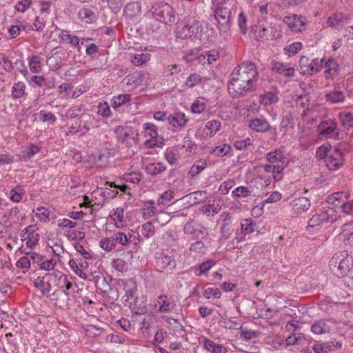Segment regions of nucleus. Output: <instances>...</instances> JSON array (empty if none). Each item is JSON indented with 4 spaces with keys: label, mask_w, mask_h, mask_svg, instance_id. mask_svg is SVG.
Listing matches in <instances>:
<instances>
[{
    "label": "nucleus",
    "mask_w": 353,
    "mask_h": 353,
    "mask_svg": "<svg viewBox=\"0 0 353 353\" xmlns=\"http://www.w3.org/2000/svg\"><path fill=\"white\" fill-rule=\"evenodd\" d=\"M259 73L252 62H243L236 67L230 75L228 85L229 94L233 98L245 96L254 90Z\"/></svg>",
    "instance_id": "1"
},
{
    "label": "nucleus",
    "mask_w": 353,
    "mask_h": 353,
    "mask_svg": "<svg viewBox=\"0 0 353 353\" xmlns=\"http://www.w3.org/2000/svg\"><path fill=\"white\" fill-rule=\"evenodd\" d=\"M329 267L334 276L344 277L353 268V257L347 252H339L331 258Z\"/></svg>",
    "instance_id": "2"
},
{
    "label": "nucleus",
    "mask_w": 353,
    "mask_h": 353,
    "mask_svg": "<svg viewBox=\"0 0 353 353\" xmlns=\"http://www.w3.org/2000/svg\"><path fill=\"white\" fill-rule=\"evenodd\" d=\"M148 15L159 22L166 25L172 23L175 20V13L173 8L164 2L153 3L148 11Z\"/></svg>",
    "instance_id": "3"
},
{
    "label": "nucleus",
    "mask_w": 353,
    "mask_h": 353,
    "mask_svg": "<svg viewBox=\"0 0 353 353\" xmlns=\"http://www.w3.org/2000/svg\"><path fill=\"white\" fill-rule=\"evenodd\" d=\"M94 282L98 290L101 292L104 301L112 304L119 297L118 289L113 288L101 273H97L94 276Z\"/></svg>",
    "instance_id": "4"
},
{
    "label": "nucleus",
    "mask_w": 353,
    "mask_h": 353,
    "mask_svg": "<svg viewBox=\"0 0 353 353\" xmlns=\"http://www.w3.org/2000/svg\"><path fill=\"white\" fill-rule=\"evenodd\" d=\"M337 219L336 211L331 208L318 210L308 221V226L314 228L323 223H333Z\"/></svg>",
    "instance_id": "5"
},
{
    "label": "nucleus",
    "mask_w": 353,
    "mask_h": 353,
    "mask_svg": "<svg viewBox=\"0 0 353 353\" xmlns=\"http://www.w3.org/2000/svg\"><path fill=\"white\" fill-rule=\"evenodd\" d=\"M201 30V26L199 21H181L178 23L175 33L176 35L183 39L190 38L196 34Z\"/></svg>",
    "instance_id": "6"
},
{
    "label": "nucleus",
    "mask_w": 353,
    "mask_h": 353,
    "mask_svg": "<svg viewBox=\"0 0 353 353\" xmlns=\"http://www.w3.org/2000/svg\"><path fill=\"white\" fill-rule=\"evenodd\" d=\"M344 162L343 151L338 148H334L331 150L324 164L330 171H336L343 165Z\"/></svg>",
    "instance_id": "7"
},
{
    "label": "nucleus",
    "mask_w": 353,
    "mask_h": 353,
    "mask_svg": "<svg viewBox=\"0 0 353 353\" xmlns=\"http://www.w3.org/2000/svg\"><path fill=\"white\" fill-rule=\"evenodd\" d=\"M319 134L325 137H336L339 136L340 130L337 127L336 119H325L320 122L317 126Z\"/></svg>",
    "instance_id": "8"
},
{
    "label": "nucleus",
    "mask_w": 353,
    "mask_h": 353,
    "mask_svg": "<svg viewBox=\"0 0 353 353\" xmlns=\"http://www.w3.org/2000/svg\"><path fill=\"white\" fill-rule=\"evenodd\" d=\"M301 73L303 74H312L321 70L322 65L318 59L310 60L307 57L302 56L299 60Z\"/></svg>",
    "instance_id": "9"
},
{
    "label": "nucleus",
    "mask_w": 353,
    "mask_h": 353,
    "mask_svg": "<svg viewBox=\"0 0 353 353\" xmlns=\"http://www.w3.org/2000/svg\"><path fill=\"white\" fill-rule=\"evenodd\" d=\"M214 16L220 28H222L225 32L228 31L229 30L230 19V8L223 6H219L214 11Z\"/></svg>",
    "instance_id": "10"
},
{
    "label": "nucleus",
    "mask_w": 353,
    "mask_h": 353,
    "mask_svg": "<svg viewBox=\"0 0 353 353\" xmlns=\"http://www.w3.org/2000/svg\"><path fill=\"white\" fill-rule=\"evenodd\" d=\"M144 74L141 72H134L126 76L121 81L122 87L128 91L133 90L141 84Z\"/></svg>",
    "instance_id": "11"
},
{
    "label": "nucleus",
    "mask_w": 353,
    "mask_h": 353,
    "mask_svg": "<svg viewBox=\"0 0 353 353\" xmlns=\"http://www.w3.org/2000/svg\"><path fill=\"white\" fill-rule=\"evenodd\" d=\"M173 299V295H159L155 303V307H159L157 311L159 312H169L172 311L174 307L176 305Z\"/></svg>",
    "instance_id": "12"
},
{
    "label": "nucleus",
    "mask_w": 353,
    "mask_h": 353,
    "mask_svg": "<svg viewBox=\"0 0 353 353\" xmlns=\"http://www.w3.org/2000/svg\"><path fill=\"white\" fill-rule=\"evenodd\" d=\"M305 18L302 16L292 15L287 16L283 19V22L295 32H301L305 28Z\"/></svg>",
    "instance_id": "13"
},
{
    "label": "nucleus",
    "mask_w": 353,
    "mask_h": 353,
    "mask_svg": "<svg viewBox=\"0 0 353 353\" xmlns=\"http://www.w3.org/2000/svg\"><path fill=\"white\" fill-rule=\"evenodd\" d=\"M117 285L125 291L127 297L126 301L132 298L137 292V283L134 279H119Z\"/></svg>",
    "instance_id": "14"
},
{
    "label": "nucleus",
    "mask_w": 353,
    "mask_h": 353,
    "mask_svg": "<svg viewBox=\"0 0 353 353\" xmlns=\"http://www.w3.org/2000/svg\"><path fill=\"white\" fill-rule=\"evenodd\" d=\"M176 261L170 256L164 253H158L156 257V265L159 269L169 268L170 270L176 267Z\"/></svg>",
    "instance_id": "15"
},
{
    "label": "nucleus",
    "mask_w": 353,
    "mask_h": 353,
    "mask_svg": "<svg viewBox=\"0 0 353 353\" xmlns=\"http://www.w3.org/2000/svg\"><path fill=\"white\" fill-rule=\"evenodd\" d=\"M272 70L285 77H292L294 76V69L283 64L281 62L274 61L272 63Z\"/></svg>",
    "instance_id": "16"
},
{
    "label": "nucleus",
    "mask_w": 353,
    "mask_h": 353,
    "mask_svg": "<svg viewBox=\"0 0 353 353\" xmlns=\"http://www.w3.org/2000/svg\"><path fill=\"white\" fill-rule=\"evenodd\" d=\"M346 19L343 13H336L328 18L327 23L329 26L339 30L345 26Z\"/></svg>",
    "instance_id": "17"
},
{
    "label": "nucleus",
    "mask_w": 353,
    "mask_h": 353,
    "mask_svg": "<svg viewBox=\"0 0 353 353\" xmlns=\"http://www.w3.org/2000/svg\"><path fill=\"white\" fill-rule=\"evenodd\" d=\"M327 69L324 72L326 79H333L339 74V65L334 59H328L325 63Z\"/></svg>",
    "instance_id": "18"
},
{
    "label": "nucleus",
    "mask_w": 353,
    "mask_h": 353,
    "mask_svg": "<svg viewBox=\"0 0 353 353\" xmlns=\"http://www.w3.org/2000/svg\"><path fill=\"white\" fill-rule=\"evenodd\" d=\"M310 201L306 197H299L293 201L292 209L295 213H302L310 207Z\"/></svg>",
    "instance_id": "19"
},
{
    "label": "nucleus",
    "mask_w": 353,
    "mask_h": 353,
    "mask_svg": "<svg viewBox=\"0 0 353 353\" xmlns=\"http://www.w3.org/2000/svg\"><path fill=\"white\" fill-rule=\"evenodd\" d=\"M169 123L173 127H183L186 125L188 119L183 112H176L168 117Z\"/></svg>",
    "instance_id": "20"
},
{
    "label": "nucleus",
    "mask_w": 353,
    "mask_h": 353,
    "mask_svg": "<svg viewBox=\"0 0 353 353\" xmlns=\"http://www.w3.org/2000/svg\"><path fill=\"white\" fill-rule=\"evenodd\" d=\"M79 18L85 23H91L97 19V14L92 9L88 8H83L79 10Z\"/></svg>",
    "instance_id": "21"
},
{
    "label": "nucleus",
    "mask_w": 353,
    "mask_h": 353,
    "mask_svg": "<svg viewBox=\"0 0 353 353\" xmlns=\"http://www.w3.org/2000/svg\"><path fill=\"white\" fill-rule=\"evenodd\" d=\"M267 161L272 164L281 165L283 163L285 166V157L283 152L281 150H275L274 151L268 152L266 154Z\"/></svg>",
    "instance_id": "22"
},
{
    "label": "nucleus",
    "mask_w": 353,
    "mask_h": 353,
    "mask_svg": "<svg viewBox=\"0 0 353 353\" xmlns=\"http://www.w3.org/2000/svg\"><path fill=\"white\" fill-rule=\"evenodd\" d=\"M250 128L256 132H266L270 130L269 123L264 119H255L250 122Z\"/></svg>",
    "instance_id": "23"
},
{
    "label": "nucleus",
    "mask_w": 353,
    "mask_h": 353,
    "mask_svg": "<svg viewBox=\"0 0 353 353\" xmlns=\"http://www.w3.org/2000/svg\"><path fill=\"white\" fill-rule=\"evenodd\" d=\"M55 296V304L59 307H65L68 306L69 301V292H66L65 290H57L53 293Z\"/></svg>",
    "instance_id": "24"
},
{
    "label": "nucleus",
    "mask_w": 353,
    "mask_h": 353,
    "mask_svg": "<svg viewBox=\"0 0 353 353\" xmlns=\"http://www.w3.org/2000/svg\"><path fill=\"white\" fill-rule=\"evenodd\" d=\"M326 101H330L332 103H339L343 102L345 96L343 92L338 90H334L332 92H327L325 95Z\"/></svg>",
    "instance_id": "25"
},
{
    "label": "nucleus",
    "mask_w": 353,
    "mask_h": 353,
    "mask_svg": "<svg viewBox=\"0 0 353 353\" xmlns=\"http://www.w3.org/2000/svg\"><path fill=\"white\" fill-rule=\"evenodd\" d=\"M34 287L39 289L41 291L43 295H48L51 291V284L49 280L43 279V276L41 279L38 277L34 281Z\"/></svg>",
    "instance_id": "26"
},
{
    "label": "nucleus",
    "mask_w": 353,
    "mask_h": 353,
    "mask_svg": "<svg viewBox=\"0 0 353 353\" xmlns=\"http://www.w3.org/2000/svg\"><path fill=\"white\" fill-rule=\"evenodd\" d=\"M141 4L139 2L128 3L124 8V14L126 17L132 18L141 12Z\"/></svg>",
    "instance_id": "27"
},
{
    "label": "nucleus",
    "mask_w": 353,
    "mask_h": 353,
    "mask_svg": "<svg viewBox=\"0 0 353 353\" xmlns=\"http://www.w3.org/2000/svg\"><path fill=\"white\" fill-rule=\"evenodd\" d=\"M204 347L212 353H226L227 349L221 345L215 343L214 341L205 339L203 341Z\"/></svg>",
    "instance_id": "28"
},
{
    "label": "nucleus",
    "mask_w": 353,
    "mask_h": 353,
    "mask_svg": "<svg viewBox=\"0 0 353 353\" xmlns=\"http://www.w3.org/2000/svg\"><path fill=\"white\" fill-rule=\"evenodd\" d=\"M157 212V208L154 206V201L149 200L145 202L144 208H143V216L147 219L152 217Z\"/></svg>",
    "instance_id": "29"
},
{
    "label": "nucleus",
    "mask_w": 353,
    "mask_h": 353,
    "mask_svg": "<svg viewBox=\"0 0 353 353\" xmlns=\"http://www.w3.org/2000/svg\"><path fill=\"white\" fill-rule=\"evenodd\" d=\"M145 170L149 174L157 175L165 171V166L161 163H150L146 166Z\"/></svg>",
    "instance_id": "30"
},
{
    "label": "nucleus",
    "mask_w": 353,
    "mask_h": 353,
    "mask_svg": "<svg viewBox=\"0 0 353 353\" xmlns=\"http://www.w3.org/2000/svg\"><path fill=\"white\" fill-rule=\"evenodd\" d=\"M131 99V97L128 94H119L118 96L114 97L112 99V107L114 108H117L123 105L130 102Z\"/></svg>",
    "instance_id": "31"
},
{
    "label": "nucleus",
    "mask_w": 353,
    "mask_h": 353,
    "mask_svg": "<svg viewBox=\"0 0 353 353\" xmlns=\"http://www.w3.org/2000/svg\"><path fill=\"white\" fill-rule=\"evenodd\" d=\"M339 119L343 127L347 128L353 127V114L350 112H340L339 114Z\"/></svg>",
    "instance_id": "32"
},
{
    "label": "nucleus",
    "mask_w": 353,
    "mask_h": 353,
    "mask_svg": "<svg viewBox=\"0 0 353 353\" xmlns=\"http://www.w3.org/2000/svg\"><path fill=\"white\" fill-rule=\"evenodd\" d=\"M24 83L19 81L14 84L12 89V97L14 99L21 98L25 94Z\"/></svg>",
    "instance_id": "33"
},
{
    "label": "nucleus",
    "mask_w": 353,
    "mask_h": 353,
    "mask_svg": "<svg viewBox=\"0 0 353 353\" xmlns=\"http://www.w3.org/2000/svg\"><path fill=\"white\" fill-rule=\"evenodd\" d=\"M99 245L102 249L107 252H110L116 248L115 241L112 236L101 239Z\"/></svg>",
    "instance_id": "34"
},
{
    "label": "nucleus",
    "mask_w": 353,
    "mask_h": 353,
    "mask_svg": "<svg viewBox=\"0 0 353 353\" xmlns=\"http://www.w3.org/2000/svg\"><path fill=\"white\" fill-rule=\"evenodd\" d=\"M174 198V192L172 190L165 191L157 200V205L164 207Z\"/></svg>",
    "instance_id": "35"
},
{
    "label": "nucleus",
    "mask_w": 353,
    "mask_h": 353,
    "mask_svg": "<svg viewBox=\"0 0 353 353\" xmlns=\"http://www.w3.org/2000/svg\"><path fill=\"white\" fill-rule=\"evenodd\" d=\"M79 125V129L77 130H74V132H77L79 130H81L82 129H85L86 131H88L90 129V126L88 125V123L93 120L94 118L89 114H82L80 118Z\"/></svg>",
    "instance_id": "36"
},
{
    "label": "nucleus",
    "mask_w": 353,
    "mask_h": 353,
    "mask_svg": "<svg viewBox=\"0 0 353 353\" xmlns=\"http://www.w3.org/2000/svg\"><path fill=\"white\" fill-rule=\"evenodd\" d=\"M150 59V56L148 54L141 53L139 54H135L132 57L131 62L135 66H140L143 63H146Z\"/></svg>",
    "instance_id": "37"
},
{
    "label": "nucleus",
    "mask_w": 353,
    "mask_h": 353,
    "mask_svg": "<svg viewBox=\"0 0 353 353\" xmlns=\"http://www.w3.org/2000/svg\"><path fill=\"white\" fill-rule=\"evenodd\" d=\"M111 219L116 221L115 225L117 228L122 227L123 225V209L121 208H117L111 215Z\"/></svg>",
    "instance_id": "38"
},
{
    "label": "nucleus",
    "mask_w": 353,
    "mask_h": 353,
    "mask_svg": "<svg viewBox=\"0 0 353 353\" xmlns=\"http://www.w3.org/2000/svg\"><path fill=\"white\" fill-rule=\"evenodd\" d=\"M207 166V163L205 161H197L190 168L189 174L192 176H195L201 173Z\"/></svg>",
    "instance_id": "39"
},
{
    "label": "nucleus",
    "mask_w": 353,
    "mask_h": 353,
    "mask_svg": "<svg viewBox=\"0 0 353 353\" xmlns=\"http://www.w3.org/2000/svg\"><path fill=\"white\" fill-rule=\"evenodd\" d=\"M332 150L331 147H327L325 145H321L316 149V157L320 159L323 160L325 163L326 158L330 154V152Z\"/></svg>",
    "instance_id": "40"
},
{
    "label": "nucleus",
    "mask_w": 353,
    "mask_h": 353,
    "mask_svg": "<svg viewBox=\"0 0 353 353\" xmlns=\"http://www.w3.org/2000/svg\"><path fill=\"white\" fill-rule=\"evenodd\" d=\"M263 168L266 172L281 174L282 170L284 169V165L283 163H281V165H277L270 163L268 164L264 165Z\"/></svg>",
    "instance_id": "41"
},
{
    "label": "nucleus",
    "mask_w": 353,
    "mask_h": 353,
    "mask_svg": "<svg viewBox=\"0 0 353 353\" xmlns=\"http://www.w3.org/2000/svg\"><path fill=\"white\" fill-rule=\"evenodd\" d=\"M255 224L251 219H245L241 223L242 232L245 234H250L254 231Z\"/></svg>",
    "instance_id": "42"
},
{
    "label": "nucleus",
    "mask_w": 353,
    "mask_h": 353,
    "mask_svg": "<svg viewBox=\"0 0 353 353\" xmlns=\"http://www.w3.org/2000/svg\"><path fill=\"white\" fill-rule=\"evenodd\" d=\"M349 196H350V194L348 192H335V193L332 194L329 197L328 201H329V203L334 205V204H335V201H339V202H340V201H343V199H347Z\"/></svg>",
    "instance_id": "43"
},
{
    "label": "nucleus",
    "mask_w": 353,
    "mask_h": 353,
    "mask_svg": "<svg viewBox=\"0 0 353 353\" xmlns=\"http://www.w3.org/2000/svg\"><path fill=\"white\" fill-rule=\"evenodd\" d=\"M214 264V262L212 261H205L199 265V268L195 271V274L197 276H200L207 272Z\"/></svg>",
    "instance_id": "44"
},
{
    "label": "nucleus",
    "mask_w": 353,
    "mask_h": 353,
    "mask_svg": "<svg viewBox=\"0 0 353 353\" xmlns=\"http://www.w3.org/2000/svg\"><path fill=\"white\" fill-rule=\"evenodd\" d=\"M29 66L30 70L32 72L37 73L40 71L41 66V58L38 56H33L30 58L29 61Z\"/></svg>",
    "instance_id": "45"
},
{
    "label": "nucleus",
    "mask_w": 353,
    "mask_h": 353,
    "mask_svg": "<svg viewBox=\"0 0 353 353\" xmlns=\"http://www.w3.org/2000/svg\"><path fill=\"white\" fill-rule=\"evenodd\" d=\"M112 236L115 241L116 245H117V243H119L123 246L128 245V235H127V234H125L123 232H117L114 233Z\"/></svg>",
    "instance_id": "46"
},
{
    "label": "nucleus",
    "mask_w": 353,
    "mask_h": 353,
    "mask_svg": "<svg viewBox=\"0 0 353 353\" xmlns=\"http://www.w3.org/2000/svg\"><path fill=\"white\" fill-rule=\"evenodd\" d=\"M155 233V228L152 222H147L142 226V234L146 238L152 236Z\"/></svg>",
    "instance_id": "47"
},
{
    "label": "nucleus",
    "mask_w": 353,
    "mask_h": 353,
    "mask_svg": "<svg viewBox=\"0 0 353 353\" xmlns=\"http://www.w3.org/2000/svg\"><path fill=\"white\" fill-rule=\"evenodd\" d=\"M311 331L316 334H321L323 333H325L327 331V325L322 322L319 321L316 323H314L311 327Z\"/></svg>",
    "instance_id": "48"
},
{
    "label": "nucleus",
    "mask_w": 353,
    "mask_h": 353,
    "mask_svg": "<svg viewBox=\"0 0 353 353\" xmlns=\"http://www.w3.org/2000/svg\"><path fill=\"white\" fill-rule=\"evenodd\" d=\"M223 224L221 228V238L223 239H228L231 234V230L230 228V219L225 218L223 220Z\"/></svg>",
    "instance_id": "49"
},
{
    "label": "nucleus",
    "mask_w": 353,
    "mask_h": 353,
    "mask_svg": "<svg viewBox=\"0 0 353 353\" xmlns=\"http://www.w3.org/2000/svg\"><path fill=\"white\" fill-rule=\"evenodd\" d=\"M40 152V147L37 145L32 144L27 149L22 152L23 158H30L33 155Z\"/></svg>",
    "instance_id": "50"
},
{
    "label": "nucleus",
    "mask_w": 353,
    "mask_h": 353,
    "mask_svg": "<svg viewBox=\"0 0 353 353\" xmlns=\"http://www.w3.org/2000/svg\"><path fill=\"white\" fill-rule=\"evenodd\" d=\"M53 272L52 273L48 272L46 273V275L43 276V279H46V280H57L58 279L59 281V283L62 281V279L65 280V274H63L60 271L58 270H52Z\"/></svg>",
    "instance_id": "51"
},
{
    "label": "nucleus",
    "mask_w": 353,
    "mask_h": 353,
    "mask_svg": "<svg viewBox=\"0 0 353 353\" xmlns=\"http://www.w3.org/2000/svg\"><path fill=\"white\" fill-rule=\"evenodd\" d=\"M112 268L119 272H125L128 270V264L121 259V258H117L112 261Z\"/></svg>",
    "instance_id": "52"
},
{
    "label": "nucleus",
    "mask_w": 353,
    "mask_h": 353,
    "mask_svg": "<svg viewBox=\"0 0 353 353\" xmlns=\"http://www.w3.org/2000/svg\"><path fill=\"white\" fill-rule=\"evenodd\" d=\"M203 295L208 299L212 297L219 299L221 296V292L218 288H208L204 290Z\"/></svg>",
    "instance_id": "53"
},
{
    "label": "nucleus",
    "mask_w": 353,
    "mask_h": 353,
    "mask_svg": "<svg viewBox=\"0 0 353 353\" xmlns=\"http://www.w3.org/2000/svg\"><path fill=\"white\" fill-rule=\"evenodd\" d=\"M139 300L137 298L134 300V307L133 309L134 310V312L137 314H144L148 312V307L145 301H141L138 305Z\"/></svg>",
    "instance_id": "54"
},
{
    "label": "nucleus",
    "mask_w": 353,
    "mask_h": 353,
    "mask_svg": "<svg viewBox=\"0 0 353 353\" xmlns=\"http://www.w3.org/2000/svg\"><path fill=\"white\" fill-rule=\"evenodd\" d=\"M23 194V190L17 186L10 191V198L12 201L18 203L21 200Z\"/></svg>",
    "instance_id": "55"
},
{
    "label": "nucleus",
    "mask_w": 353,
    "mask_h": 353,
    "mask_svg": "<svg viewBox=\"0 0 353 353\" xmlns=\"http://www.w3.org/2000/svg\"><path fill=\"white\" fill-rule=\"evenodd\" d=\"M98 114L104 117H109L111 116V110L107 102L100 103L98 105Z\"/></svg>",
    "instance_id": "56"
},
{
    "label": "nucleus",
    "mask_w": 353,
    "mask_h": 353,
    "mask_svg": "<svg viewBox=\"0 0 353 353\" xmlns=\"http://www.w3.org/2000/svg\"><path fill=\"white\" fill-rule=\"evenodd\" d=\"M297 103L302 108L307 107L310 101L309 92H305L299 95L296 99Z\"/></svg>",
    "instance_id": "57"
},
{
    "label": "nucleus",
    "mask_w": 353,
    "mask_h": 353,
    "mask_svg": "<svg viewBox=\"0 0 353 353\" xmlns=\"http://www.w3.org/2000/svg\"><path fill=\"white\" fill-rule=\"evenodd\" d=\"M302 48V43L301 42H294L285 48V50L287 51V54L289 56L296 54Z\"/></svg>",
    "instance_id": "58"
},
{
    "label": "nucleus",
    "mask_w": 353,
    "mask_h": 353,
    "mask_svg": "<svg viewBox=\"0 0 353 353\" xmlns=\"http://www.w3.org/2000/svg\"><path fill=\"white\" fill-rule=\"evenodd\" d=\"M250 191L247 187L245 186L238 187L232 191V194L238 198L247 197L250 195Z\"/></svg>",
    "instance_id": "59"
},
{
    "label": "nucleus",
    "mask_w": 353,
    "mask_h": 353,
    "mask_svg": "<svg viewBox=\"0 0 353 353\" xmlns=\"http://www.w3.org/2000/svg\"><path fill=\"white\" fill-rule=\"evenodd\" d=\"M277 101L276 96L272 92H268L261 97V102L267 105Z\"/></svg>",
    "instance_id": "60"
},
{
    "label": "nucleus",
    "mask_w": 353,
    "mask_h": 353,
    "mask_svg": "<svg viewBox=\"0 0 353 353\" xmlns=\"http://www.w3.org/2000/svg\"><path fill=\"white\" fill-rule=\"evenodd\" d=\"M39 118L43 123L50 121L52 123H54L57 121L56 117L52 112H46L43 110L39 112Z\"/></svg>",
    "instance_id": "61"
},
{
    "label": "nucleus",
    "mask_w": 353,
    "mask_h": 353,
    "mask_svg": "<svg viewBox=\"0 0 353 353\" xmlns=\"http://www.w3.org/2000/svg\"><path fill=\"white\" fill-rule=\"evenodd\" d=\"M144 129L152 139H156L158 137L157 126L151 123H146L144 124Z\"/></svg>",
    "instance_id": "62"
},
{
    "label": "nucleus",
    "mask_w": 353,
    "mask_h": 353,
    "mask_svg": "<svg viewBox=\"0 0 353 353\" xmlns=\"http://www.w3.org/2000/svg\"><path fill=\"white\" fill-rule=\"evenodd\" d=\"M55 264L56 261H54V259H46V258H44V259L41 263L39 268L40 269L46 271H51L54 270Z\"/></svg>",
    "instance_id": "63"
},
{
    "label": "nucleus",
    "mask_w": 353,
    "mask_h": 353,
    "mask_svg": "<svg viewBox=\"0 0 353 353\" xmlns=\"http://www.w3.org/2000/svg\"><path fill=\"white\" fill-rule=\"evenodd\" d=\"M63 39L68 40L70 44L73 47H77L79 44V39L75 35H72L70 34L68 32L65 31V33L62 34Z\"/></svg>",
    "instance_id": "64"
}]
</instances>
